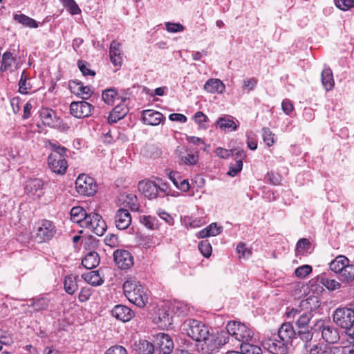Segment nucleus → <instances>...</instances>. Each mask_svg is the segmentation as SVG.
<instances>
[{"label": "nucleus", "mask_w": 354, "mask_h": 354, "mask_svg": "<svg viewBox=\"0 0 354 354\" xmlns=\"http://www.w3.org/2000/svg\"><path fill=\"white\" fill-rule=\"evenodd\" d=\"M84 227L89 229L97 236H102L106 232L107 226L101 215L91 212L88 214V223Z\"/></svg>", "instance_id": "11"}, {"label": "nucleus", "mask_w": 354, "mask_h": 354, "mask_svg": "<svg viewBox=\"0 0 354 354\" xmlns=\"http://www.w3.org/2000/svg\"><path fill=\"white\" fill-rule=\"evenodd\" d=\"M70 88L73 92L80 95L82 99H88L92 94L91 88L88 86H84L80 82L73 81L70 83Z\"/></svg>", "instance_id": "26"}, {"label": "nucleus", "mask_w": 354, "mask_h": 354, "mask_svg": "<svg viewBox=\"0 0 354 354\" xmlns=\"http://www.w3.org/2000/svg\"><path fill=\"white\" fill-rule=\"evenodd\" d=\"M138 189L149 199H154L158 197L157 183L155 182L149 180L140 181Z\"/></svg>", "instance_id": "17"}, {"label": "nucleus", "mask_w": 354, "mask_h": 354, "mask_svg": "<svg viewBox=\"0 0 354 354\" xmlns=\"http://www.w3.org/2000/svg\"><path fill=\"white\" fill-rule=\"evenodd\" d=\"M51 153L48 157V164L50 170L58 175H64L68 169L66 160L68 149L58 142H49Z\"/></svg>", "instance_id": "2"}, {"label": "nucleus", "mask_w": 354, "mask_h": 354, "mask_svg": "<svg viewBox=\"0 0 354 354\" xmlns=\"http://www.w3.org/2000/svg\"><path fill=\"white\" fill-rule=\"evenodd\" d=\"M236 251L239 254L240 258H248L251 255V251L246 248L245 244L243 243L238 244Z\"/></svg>", "instance_id": "59"}, {"label": "nucleus", "mask_w": 354, "mask_h": 354, "mask_svg": "<svg viewBox=\"0 0 354 354\" xmlns=\"http://www.w3.org/2000/svg\"><path fill=\"white\" fill-rule=\"evenodd\" d=\"M118 96V91L115 88H110L102 92V97L104 102L108 105H113L115 98Z\"/></svg>", "instance_id": "43"}, {"label": "nucleus", "mask_w": 354, "mask_h": 354, "mask_svg": "<svg viewBox=\"0 0 354 354\" xmlns=\"http://www.w3.org/2000/svg\"><path fill=\"white\" fill-rule=\"evenodd\" d=\"M77 192L84 196H93L97 190L94 179L84 174L79 175L75 180Z\"/></svg>", "instance_id": "9"}, {"label": "nucleus", "mask_w": 354, "mask_h": 354, "mask_svg": "<svg viewBox=\"0 0 354 354\" xmlns=\"http://www.w3.org/2000/svg\"><path fill=\"white\" fill-rule=\"evenodd\" d=\"M335 6L342 10H348L354 7V0H335Z\"/></svg>", "instance_id": "54"}, {"label": "nucleus", "mask_w": 354, "mask_h": 354, "mask_svg": "<svg viewBox=\"0 0 354 354\" xmlns=\"http://www.w3.org/2000/svg\"><path fill=\"white\" fill-rule=\"evenodd\" d=\"M28 77L25 71L21 73V78L19 82V91L21 94H27L28 90L30 88L29 84L27 83Z\"/></svg>", "instance_id": "48"}, {"label": "nucleus", "mask_w": 354, "mask_h": 354, "mask_svg": "<svg viewBox=\"0 0 354 354\" xmlns=\"http://www.w3.org/2000/svg\"><path fill=\"white\" fill-rule=\"evenodd\" d=\"M333 322L344 330L345 334L354 330V310L347 307H338L332 315Z\"/></svg>", "instance_id": "3"}, {"label": "nucleus", "mask_w": 354, "mask_h": 354, "mask_svg": "<svg viewBox=\"0 0 354 354\" xmlns=\"http://www.w3.org/2000/svg\"><path fill=\"white\" fill-rule=\"evenodd\" d=\"M115 223L118 230H125L131 223V216L124 208L118 209L115 214Z\"/></svg>", "instance_id": "16"}, {"label": "nucleus", "mask_w": 354, "mask_h": 354, "mask_svg": "<svg viewBox=\"0 0 354 354\" xmlns=\"http://www.w3.org/2000/svg\"><path fill=\"white\" fill-rule=\"evenodd\" d=\"M171 317L169 314L165 309H159L158 313V322L157 323L163 326H167V325H170Z\"/></svg>", "instance_id": "47"}, {"label": "nucleus", "mask_w": 354, "mask_h": 354, "mask_svg": "<svg viewBox=\"0 0 354 354\" xmlns=\"http://www.w3.org/2000/svg\"><path fill=\"white\" fill-rule=\"evenodd\" d=\"M104 243L111 248H115L118 245V236L113 234H108L104 239Z\"/></svg>", "instance_id": "61"}, {"label": "nucleus", "mask_w": 354, "mask_h": 354, "mask_svg": "<svg viewBox=\"0 0 354 354\" xmlns=\"http://www.w3.org/2000/svg\"><path fill=\"white\" fill-rule=\"evenodd\" d=\"M341 280L344 282L351 283L354 281V265L349 263L339 273Z\"/></svg>", "instance_id": "41"}, {"label": "nucleus", "mask_w": 354, "mask_h": 354, "mask_svg": "<svg viewBox=\"0 0 354 354\" xmlns=\"http://www.w3.org/2000/svg\"><path fill=\"white\" fill-rule=\"evenodd\" d=\"M123 290L129 301L134 305L142 308L148 303L149 290L140 281L127 280L123 284Z\"/></svg>", "instance_id": "1"}, {"label": "nucleus", "mask_w": 354, "mask_h": 354, "mask_svg": "<svg viewBox=\"0 0 354 354\" xmlns=\"http://www.w3.org/2000/svg\"><path fill=\"white\" fill-rule=\"evenodd\" d=\"M337 347H330L327 345H315L310 351V354H336Z\"/></svg>", "instance_id": "40"}, {"label": "nucleus", "mask_w": 354, "mask_h": 354, "mask_svg": "<svg viewBox=\"0 0 354 354\" xmlns=\"http://www.w3.org/2000/svg\"><path fill=\"white\" fill-rule=\"evenodd\" d=\"M105 354H127V351L122 346L115 345L110 347Z\"/></svg>", "instance_id": "62"}, {"label": "nucleus", "mask_w": 354, "mask_h": 354, "mask_svg": "<svg viewBox=\"0 0 354 354\" xmlns=\"http://www.w3.org/2000/svg\"><path fill=\"white\" fill-rule=\"evenodd\" d=\"M313 315L310 312L303 311L299 316L296 322L297 326H308L310 321L313 318Z\"/></svg>", "instance_id": "50"}, {"label": "nucleus", "mask_w": 354, "mask_h": 354, "mask_svg": "<svg viewBox=\"0 0 354 354\" xmlns=\"http://www.w3.org/2000/svg\"><path fill=\"white\" fill-rule=\"evenodd\" d=\"M320 283L330 291L337 290L341 287V283L339 281L326 277H322Z\"/></svg>", "instance_id": "44"}, {"label": "nucleus", "mask_w": 354, "mask_h": 354, "mask_svg": "<svg viewBox=\"0 0 354 354\" xmlns=\"http://www.w3.org/2000/svg\"><path fill=\"white\" fill-rule=\"evenodd\" d=\"M320 306V302L316 296H310L300 301L299 308L304 312H310L316 310Z\"/></svg>", "instance_id": "25"}, {"label": "nucleus", "mask_w": 354, "mask_h": 354, "mask_svg": "<svg viewBox=\"0 0 354 354\" xmlns=\"http://www.w3.org/2000/svg\"><path fill=\"white\" fill-rule=\"evenodd\" d=\"M216 124L223 131H225L226 129L236 131L238 128V124L235 123L234 118L229 115H225L218 118Z\"/></svg>", "instance_id": "27"}, {"label": "nucleus", "mask_w": 354, "mask_h": 354, "mask_svg": "<svg viewBox=\"0 0 354 354\" xmlns=\"http://www.w3.org/2000/svg\"><path fill=\"white\" fill-rule=\"evenodd\" d=\"M337 327L323 319H319L313 325V328L315 332H321L322 339L326 342L333 344L340 339L339 330Z\"/></svg>", "instance_id": "6"}, {"label": "nucleus", "mask_w": 354, "mask_h": 354, "mask_svg": "<svg viewBox=\"0 0 354 354\" xmlns=\"http://www.w3.org/2000/svg\"><path fill=\"white\" fill-rule=\"evenodd\" d=\"M93 109V105L85 101L73 102L70 105L71 113L77 118L89 116Z\"/></svg>", "instance_id": "12"}, {"label": "nucleus", "mask_w": 354, "mask_h": 354, "mask_svg": "<svg viewBox=\"0 0 354 354\" xmlns=\"http://www.w3.org/2000/svg\"><path fill=\"white\" fill-rule=\"evenodd\" d=\"M156 342L160 353L162 354H169L174 349V342L167 334H158L156 337Z\"/></svg>", "instance_id": "15"}, {"label": "nucleus", "mask_w": 354, "mask_h": 354, "mask_svg": "<svg viewBox=\"0 0 354 354\" xmlns=\"http://www.w3.org/2000/svg\"><path fill=\"white\" fill-rule=\"evenodd\" d=\"M243 167V161L241 159H239L236 161L234 164H231L229 168V171H227V174L230 176H235L238 173H239Z\"/></svg>", "instance_id": "53"}, {"label": "nucleus", "mask_w": 354, "mask_h": 354, "mask_svg": "<svg viewBox=\"0 0 354 354\" xmlns=\"http://www.w3.org/2000/svg\"><path fill=\"white\" fill-rule=\"evenodd\" d=\"M15 62V58L13 57L12 54L10 52L7 51L4 53L2 55L0 70L2 71H6L10 70L13 63Z\"/></svg>", "instance_id": "42"}, {"label": "nucleus", "mask_w": 354, "mask_h": 354, "mask_svg": "<svg viewBox=\"0 0 354 354\" xmlns=\"http://www.w3.org/2000/svg\"><path fill=\"white\" fill-rule=\"evenodd\" d=\"M142 117L145 124L152 126L158 125L163 119V115L160 112L151 109L144 110Z\"/></svg>", "instance_id": "21"}, {"label": "nucleus", "mask_w": 354, "mask_h": 354, "mask_svg": "<svg viewBox=\"0 0 354 354\" xmlns=\"http://www.w3.org/2000/svg\"><path fill=\"white\" fill-rule=\"evenodd\" d=\"M135 349L138 354H153L154 346L147 340H140L138 343L135 344Z\"/></svg>", "instance_id": "37"}, {"label": "nucleus", "mask_w": 354, "mask_h": 354, "mask_svg": "<svg viewBox=\"0 0 354 354\" xmlns=\"http://www.w3.org/2000/svg\"><path fill=\"white\" fill-rule=\"evenodd\" d=\"M82 277L89 284L96 286H100L103 283L102 277L100 276L98 271H91L84 273Z\"/></svg>", "instance_id": "39"}, {"label": "nucleus", "mask_w": 354, "mask_h": 354, "mask_svg": "<svg viewBox=\"0 0 354 354\" xmlns=\"http://www.w3.org/2000/svg\"><path fill=\"white\" fill-rule=\"evenodd\" d=\"M15 21L24 26L36 28L38 27L37 22L32 18L25 15L24 14H15L13 17Z\"/></svg>", "instance_id": "38"}, {"label": "nucleus", "mask_w": 354, "mask_h": 354, "mask_svg": "<svg viewBox=\"0 0 354 354\" xmlns=\"http://www.w3.org/2000/svg\"><path fill=\"white\" fill-rule=\"evenodd\" d=\"M109 57L111 63L115 66H120L122 62L121 44L113 40L110 44Z\"/></svg>", "instance_id": "22"}, {"label": "nucleus", "mask_w": 354, "mask_h": 354, "mask_svg": "<svg viewBox=\"0 0 354 354\" xmlns=\"http://www.w3.org/2000/svg\"><path fill=\"white\" fill-rule=\"evenodd\" d=\"M30 301L28 306L32 307L37 312L47 310L50 304V300L46 297L34 298Z\"/></svg>", "instance_id": "36"}, {"label": "nucleus", "mask_w": 354, "mask_h": 354, "mask_svg": "<svg viewBox=\"0 0 354 354\" xmlns=\"http://www.w3.org/2000/svg\"><path fill=\"white\" fill-rule=\"evenodd\" d=\"M128 108L123 104H120L115 106L110 112L108 117L109 123H116L120 120L122 119L128 113Z\"/></svg>", "instance_id": "24"}, {"label": "nucleus", "mask_w": 354, "mask_h": 354, "mask_svg": "<svg viewBox=\"0 0 354 354\" xmlns=\"http://www.w3.org/2000/svg\"><path fill=\"white\" fill-rule=\"evenodd\" d=\"M183 332L193 340L201 342L207 337L209 328L203 322L197 319H188L183 324Z\"/></svg>", "instance_id": "4"}, {"label": "nucleus", "mask_w": 354, "mask_h": 354, "mask_svg": "<svg viewBox=\"0 0 354 354\" xmlns=\"http://www.w3.org/2000/svg\"><path fill=\"white\" fill-rule=\"evenodd\" d=\"M257 84V80L254 78H248L245 79L243 82V88L244 90H246L248 92L253 90Z\"/></svg>", "instance_id": "60"}, {"label": "nucleus", "mask_w": 354, "mask_h": 354, "mask_svg": "<svg viewBox=\"0 0 354 354\" xmlns=\"http://www.w3.org/2000/svg\"><path fill=\"white\" fill-rule=\"evenodd\" d=\"M77 66L79 69L84 75L94 76L95 75V73L93 71L89 69L87 67V63L85 61L79 60L77 62Z\"/></svg>", "instance_id": "58"}, {"label": "nucleus", "mask_w": 354, "mask_h": 354, "mask_svg": "<svg viewBox=\"0 0 354 354\" xmlns=\"http://www.w3.org/2000/svg\"><path fill=\"white\" fill-rule=\"evenodd\" d=\"M112 315L122 322L130 321L134 316L133 311L128 306L116 305L111 311Z\"/></svg>", "instance_id": "19"}, {"label": "nucleus", "mask_w": 354, "mask_h": 354, "mask_svg": "<svg viewBox=\"0 0 354 354\" xmlns=\"http://www.w3.org/2000/svg\"><path fill=\"white\" fill-rule=\"evenodd\" d=\"M322 82L326 91H331L335 85L332 71L328 68L322 71L321 74Z\"/></svg>", "instance_id": "33"}, {"label": "nucleus", "mask_w": 354, "mask_h": 354, "mask_svg": "<svg viewBox=\"0 0 354 354\" xmlns=\"http://www.w3.org/2000/svg\"><path fill=\"white\" fill-rule=\"evenodd\" d=\"M227 336L234 338L241 344L247 343L252 341L253 337V332L245 324L236 322L230 321L226 326Z\"/></svg>", "instance_id": "5"}, {"label": "nucleus", "mask_w": 354, "mask_h": 354, "mask_svg": "<svg viewBox=\"0 0 354 354\" xmlns=\"http://www.w3.org/2000/svg\"><path fill=\"white\" fill-rule=\"evenodd\" d=\"M349 263V259L344 255H338L330 263L331 271L339 274Z\"/></svg>", "instance_id": "31"}, {"label": "nucleus", "mask_w": 354, "mask_h": 354, "mask_svg": "<svg viewBox=\"0 0 354 354\" xmlns=\"http://www.w3.org/2000/svg\"><path fill=\"white\" fill-rule=\"evenodd\" d=\"M70 215L71 220L73 223H77L82 227H84L86 223H88V214L80 206L73 207L71 209Z\"/></svg>", "instance_id": "18"}, {"label": "nucleus", "mask_w": 354, "mask_h": 354, "mask_svg": "<svg viewBox=\"0 0 354 354\" xmlns=\"http://www.w3.org/2000/svg\"><path fill=\"white\" fill-rule=\"evenodd\" d=\"M26 193L34 199L39 198L44 194V182L39 178H32L26 181Z\"/></svg>", "instance_id": "14"}, {"label": "nucleus", "mask_w": 354, "mask_h": 354, "mask_svg": "<svg viewBox=\"0 0 354 354\" xmlns=\"http://www.w3.org/2000/svg\"><path fill=\"white\" fill-rule=\"evenodd\" d=\"M216 154L221 158L226 159L230 156H232V151L222 147H218L216 149Z\"/></svg>", "instance_id": "64"}, {"label": "nucleus", "mask_w": 354, "mask_h": 354, "mask_svg": "<svg viewBox=\"0 0 354 354\" xmlns=\"http://www.w3.org/2000/svg\"><path fill=\"white\" fill-rule=\"evenodd\" d=\"M223 232V227L218 225L216 223H212L205 228L199 232V236L201 238H205L209 236H215L220 234Z\"/></svg>", "instance_id": "32"}, {"label": "nucleus", "mask_w": 354, "mask_h": 354, "mask_svg": "<svg viewBox=\"0 0 354 354\" xmlns=\"http://www.w3.org/2000/svg\"><path fill=\"white\" fill-rule=\"evenodd\" d=\"M229 341V337L225 331H221L217 335L207 333V337L203 339L200 343H202V350L207 354H213L218 351L219 348Z\"/></svg>", "instance_id": "7"}, {"label": "nucleus", "mask_w": 354, "mask_h": 354, "mask_svg": "<svg viewBox=\"0 0 354 354\" xmlns=\"http://www.w3.org/2000/svg\"><path fill=\"white\" fill-rule=\"evenodd\" d=\"M91 295V291L89 288H82L80 290V292L78 296V299L80 301L84 302L88 300L90 296Z\"/></svg>", "instance_id": "63"}, {"label": "nucleus", "mask_w": 354, "mask_h": 354, "mask_svg": "<svg viewBox=\"0 0 354 354\" xmlns=\"http://www.w3.org/2000/svg\"><path fill=\"white\" fill-rule=\"evenodd\" d=\"M78 277L67 275L65 277L64 288L65 291L69 295H73L78 289L77 280Z\"/></svg>", "instance_id": "35"}, {"label": "nucleus", "mask_w": 354, "mask_h": 354, "mask_svg": "<svg viewBox=\"0 0 354 354\" xmlns=\"http://www.w3.org/2000/svg\"><path fill=\"white\" fill-rule=\"evenodd\" d=\"M99 263L100 257L96 252H89L82 260V266L88 270L97 267Z\"/></svg>", "instance_id": "30"}, {"label": "nucleus", "mask_w": 354, "mask_h": 354, "mask_svg": "<svg viewBox=\"0 0 354 354\" xmlns=\"http://www.w3.org/2000/svg\"><path fill=\"white\" fill-rule=\"evenodd\" d=\"M277 337L290 344L293 338L296 337V332L289 322L283 323L278 329Z\"/></svg>", "instance_id": "20"}, {"label": "nucleus", "mask_w": 354, "mask_h": 354, "mask_svg": "<svg viewBox=\"0 0 354 354\" xmlns=\"http://www.w3.org/2000/svg\"><path fill=\"white\" fill-rule=\"evenodd\" d=\"M43 123L50 127H54L56 124V115L52 109H44L40 113Z\"/></svg>", "instance_id": "34"}, {"label": "nucleus", "mask_w": 354, "mask_h": 354, "mask_svg": "<svg viewBox=\"0 0 354 354\" xmlns=\"http://www.w3.org/2000/svg\"><path fill=\"white\" fill-rule=\"evenodd\" d=\"M225 88L224 84L219 79H209L204 85V89L211 93H222Z\"/></svg>", "instance_id": "28"}, {"label": "nucleus", "mask_w": 354, "mask_h": 354, "mask_svg": "<svg viewBox=\"0 0 354 354\" xmlns=\"http://www.w3.org/2000/svg\"><path fill=\"white\" fill-rule=\"evenodd\" d=\"M310 245V242L307 239H301L297 243L296 252L303 254V252Z\"/></svg>", "instance_id": "56"}, {"label": "nucleus", "mask_w": 354, "mask_h": 354, "mask_svg": "<svg viewBox=\"0 0 354 354\" xmlns=\"http://www.w3.org/2000/svg\"><path fill=\"white\" fill-rule=\"evenodd\" d=\"M158 196L163 197L169 195L171 189L166 183H157Z\"/></svg>", "instance_id": "57"}, {"label": "nucleus", "mask_w": 354, "mask_h": 354, "mask_svg": "<svg viewBox=\"0 0 354 354\" xmlns=\"http://www.w3.org/2000/svg\"><path fill=\"white\" fill-rule=\"evenodd\" d=\"M312 272L311 266L308 265H304L299 266L295 270V275L300 279H304Z\"/></svg>", "instance_id": "52"}, {"label": "nucleus", "mask_w": 354, "mask_h": 354, "mask_svg": "<svg viewBox=\"0 0 354 354\" xmlns=\"http://www.w3.org/2000/svg\"><path fill=\"white\" fill-rule=\"evenodd\" d=\"M63 6L72 15H78L81 12V10L74 0H60Z\"/></svg>", "instance_id": "46"}, {"label": "nucleus", "mask_w": 354, "mask_h": 354, "mask_svg": "<svg viewBox=\"0 0 354 354\" xmlns=\"http://www.w3.org/2000/svg\"><path fill=\"white\" fill-rule=\"evenodd\" d=\"M263 131V140L266 145L268 147H271L275 142L274 137L275 135L273 133L270 129L264 127L262 129Z\"/></svg>", "instance_id": "49"}, {"label": "nucleus", "mask_w": 354, "mask_h": 354, "mask_svg": "<svg viewBox=\"0 0 354 354\" xmlns=\"http://www.w3.org/2000/svg\"><path fill=\"white\" fill-rule=\"evenodd\" d=\"M240 348L245 354H262V349L261 347L253 344H250V342L241 344Z\"/></svg>", "instance_id": "45"}, {"label": "nucleus", "mask_w": 354, "mask_h": 354, "mask_svg": "<svg viewBox=\"0 0 354 354\" xmlns=\"http://www.w3.org/2000/svg\"><path fill=\"white\" fill-rule=\"evenodd\" d=\"M56 234V227L53 223L48 220H43L37 229L35 239L37 243L47 242L53 239Z\"/></svg>", "instance_id": "8"}, {"label": "nucleus", "mask_w": 354, "mask_h": 354, "mask_svg": "<svg viewBox=\"0 0 354 354\" xmlns=\"http://www.w3.org/2000/svg\"><path fill=\"white\" fill-rule=\"evenodd\" d=\"M165 28L169 32L176 33L183 31L185 27L179 23L167 22L165 24Z\"/></svg>", "instance_id": "55"}, {"label": "nucleus", "mask_w": 354, "mask_h": 354, "mask_svg": "<svg viewBox=\"0 0 354 354\" xmlns=\"http://www.w3.org/2000/svg\"><path fill=\"white\" fill-rule=\"evenodd\" d=\"M121 201L125 207H129L132 212H138L140 204L136 195L133 194H127L122 196Z\"/></svg>", "instance_id": "29"}, {"label": "nucleus", "mask_w": 354, "mask_h": 354, "mask_svg": "<svg viewBox=\"0 0 354 354\" xmlns=\"http://www.w3.org/2000/svg\"><path fill=\"white\" fill-rule=\"evenodd\" d=\"M181 162L186 165H195L198 162V152L192 148H187L179 154Z\"/></svg>", "instance_id": "23"}, {"label": "nucleus", "mask_w": 354, "mask_h": 354, "mask_svg": "<svg viewBox=\"0 0 354 354\" xmlns=\"http://www.w3.org/2000/svg\"><path fill=\"white\" fill-rule=\"evenodd\" d=\"M262 345L265 349L272 354H287L290 344L284 342L277 336H274L263 339Z\"/></svg>", "instance_id": "10"}, {"label": "nucleus", "mask_w": 354, "mask_h": 354, "mask_svg": "<svg viewBox=\"0 0 354 354\" xmlns=\"http://www.w3.org/2000/svg\"><path fill=\"white\" fill-rule=\"evenodd\" d=\"M113 259L118 267L122 270H127L133 265V257L125 250H117L113 253Z\"/></svg>", "instance_id": "13"}, {"label": "nucleus", "mask_w": 354, "mask_h": 354, "mask_svg": "<svg viewBox=\"0 0 354 354\" xmlns=\"http://www.w3.org/2000/svg\"><path fill=\"white\" fill-rule=\"evenodd\" d=\"M198 247L199 250L205 257L207 258L210 257L212 252V248L211 244L207 240L201 241L198 243Z\"/></svg>", "instance_id": "51"}]
</instances>
